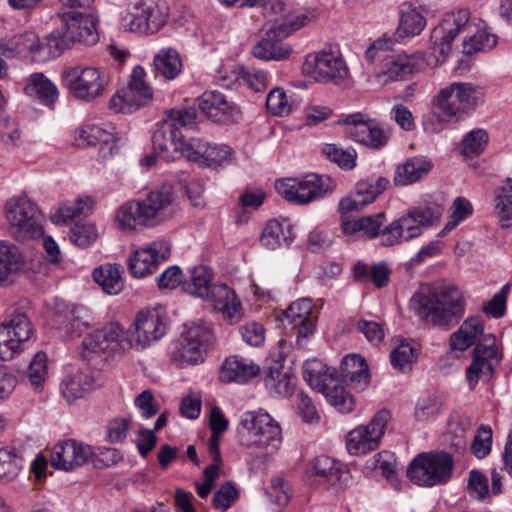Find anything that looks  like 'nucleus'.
Segmentation results:
<instances>
[{
    "label": "nucleus",
    "mask_w": 512,
    "mask_h": 512,
    "mask_svg": "<svg viewBox=\"0 0 512 512\" xmlns=\"http://www.w3.org/2000/svg\"><path fill=\"white\" fill-rule=\"evenodd\" d=\"M167 319L157 309L140 310L129 328L128 338L118 323H109L88 334L82 341V357L92 361L108 357L129 347L144 349L160 340L167 332Z\"/></svg>",
    "instance_id": "nucleus-1"
},
{
    "label": "nucleus",
    "mask_w": 512,
    "mask_h": 512,
    "mask_svg": "<svg viewBox=\"0 0 512 512\" xmlns=\"http://www.w3.org/2000/svg\"><path fill=\"white\" fill-rule=\"evenodd\" d=\"M389 185L385 177L369 178L357 182L355 190L339 202V211L346 213L360 211L383 193ZM385 220L383 212L376 215L361 217L350 220L342 217L341 229L346 235L359 234L366 238H375L380 234L381 227Z\"/></svg>",
    "instance_id": "nucleus-2"
},
{
    "label": "nucleus",
    "mask_w": 512,
    "mask_h": 512,
    "mask_svg": "<svg viewBox=\"0 0 512 512\" xmlns=\"http://www.w3.org/2000/svg\"><path fill=\"white\" fill-rule=\"evenodd\" d=\"M413 302L421 319L442 330L456 326L465 314V298L452 285L415 295Z\"/></svg>",
    "instance_id": "nucleus-3"
},
{
    "label": "nucleus",
    "mask_w": 512,
    "mask_h": 512,
    "mask_svg": "<svg viewBox=\"0 0 512 512\" xmlns=\"http://www.w3.org/2000/svg\"><path fill=\"white\" fill-rule=\"evenodd\" d=\"M174 191L169 185L153 190L142 200L128 201L115 214L118 227L124 231L154 227L163 220L164 211L173 203Z\"/></svg>",
    "instance_id": "nucleus-4"
},
{
    "label": "nucleus",
    "mask_w": 512,
    "mask_h": 512,
    "mask_svg": "<svg viewBox=\"0 0 512 512\" xmlns=\"http://www.w3.org/2000/svg\"><path fill=\"white\" fill-rule=\"evenodd\" d=\"M442 212V207L438 205L410 208L381 231L382 244L394 246L420 236L423 228L431 227L440 220Z\"/></svg>",
    "instance_id": "nucleus-5"
},
{
    "label": "nucleus",
    "mask_w": 512,
    "mask_h": 512,
    "mask_svg": "<svg viewBox=\"0 0 512 512\" xmlns=\"http://www.w3.org/2000/svg\"><path fill=\"white\" fill-rule=\"evenodd\" d=\"M240 443L246 447L265 449V455L276 452L282 443L279 423L263 410L245 412L238 427Z\"/></svg>",
    "instance_id": "nucleus-6"
},
{
    "label": "nucleus",
    "mask_w": 512,
    "mask_h": 512,
    "mask_svg": "<svg viewBox=\"0 0 512 512\" xmlns=\"http://www.w3.org/2000/svg\"><path fill=\"white\" fill-rule=\"evenodd\" d=\"M303 378L339 412L348 413L353 410L354 398L336 377L334 368L327 367L317 359L307 360L303 365Z\"/></svg>",
    "instance_id": "nucleus-7"
},
{
    "label": "nucleus",
    "mask_w": 512,
    "mask_h": 512,
    "mask_svg": "<svg viewBox=\"0 0 512 512\" xmlns=\"http://www.w3.org/2000/svg\"><path fill=\"white\" fill-rule=\"evenodd\" d=\"M482 89L468 82H453L440 89L434 107L448 122H458L476 109Z\"/></svg>",
    "instance_id": "nucleus-8"
},
{
    "label": "nucleus",
    "mask_w": 512,
    "mask_h": 512,
    "mask_svg": "<svg viewBox=\"0 0 512 512\" xmlns=\"http://www.w3.org/2000/svg\"><path fill=\"white\" fill-rule=\"evenodd\" d=\"M213 339L214 332L209 323L198 321L185 324L172 352V361L180 368L202 363Z\"/></svg>",
    "instance_id": "nucleus-9"
},
{
    "label": "nucleus",
    "mask_w": 512,
    "mask_h": 512,
    "mask_svg": "<svg viewBox=\"0 0 512 512\" xmlns=\"http://www.w3.org/2000/svg\"><path fill=\"white\" fill-rule=\"evenodd\" d=\"M5 214L15 240L24 242L43 235L44 217L27 196L11 198L6 203Z\"/></svg>",
    "instance_id": "nucleus-10"
},
{
    "label": "nucleus",
    "mask_w": 512,
    "mask_h": 512,
    "mask_svg": "<svg viewBox=\"0 0 512 512\" xmlns=\"http://www.w3.org/2000/svg\"><path fill=\"white\" fill-rule=\"evenodd\" d=\"M389 42V40H377L365 52V58L369 63L379 62L376 78L381 84L405 80L415 71L414 58L389 51Z\"/></svg>",
    "instance_id": "nucleus-11"
},
{
    "label": "nucleus",
    "mask_w": 512,
    "mask_h": 512,
    "mask_svg": "<svg viewBox=\"0 0 512 512\" xmlns=\"http://www.w3.org/2000/svg\"><path fill=\"white\" fill-rule=\"evenodd\" d=\"M453 464L452 457L446 452L420 453L409 464L407 477L423 487L442 485L451 478Z\"/></svg>",
    "instance_id": "nucleus-12"
},
{
    "label": "nucleus",
    "mask_w": 512,
    "mask_h": 512,
    "mask_svg": "<svg viewBox=\"0 0 512 512\" xmlns=\"http://www.w3.org/2000/svg\"><path fill=\"white\" fill-rule=\"evenodd\" d=\"M471 13L460 8L444 15L441 22L432 30L431 49L437 61H444L452 50V43L458 35L474 32Z\"/></svg>",
    "instance_id": "nucleus-13"
},
{
    "label": "nucleus",
    "mask_w": 512,
    "mask_h": 512,
    "mask_svg": "<svg viewBox=\"0 0 512 512\" xmlns=\"http://www.w3.org/2000/svg\"><path fill=\"white\" fill-rule=\"evenodd\" d=\"M278 193L288 202L305 205L333 190L332 180L327 175L310 173L301 178H285L275 185Z\"/></svg>",
    "instance_id": "nucleus-14"
},
{
    "label": "nucleus",
    "mask_w": 512,
    "mask_h": 512,
    "mask_svg": "<svg viewBox=\"0 0 512 512\" xmlns=\"http://www.w3.org/2000/svg\"><path fill=\"white\" fill-rule=\"evenodd\" d=\"M302 70L319 83L338 85L349 77V69L339 51L324 49L308 55Z\"/></svg>",
    "instance_id": "nucleus-15"
},
{
    "label": "nucleus",
    "mask_w": 512,
    "mask_h": 512,
    "mask_svg": "<svg viewBox=\"0 0 512 512\" xmlns=\"http://www.w3.org/2000/svg\"><path fill=\"white\" fill-rule=\"evenodd\" d=\"M152 99L153 89L146 81V72L143 67L136 66L128 85L117 91L110 100V106L117 112L132 113L150 104Z\"/></svg>",
    "instance_id": "nucleus-16"
},
{
    "label": "nucleus",
    "mask_w": 512,
    "mask_h": 512,
    "mask_svg": "<svg viewBox=\"0 0 512 512\" xmlns=\"http://www.w3.org/2000/svg\"><path fill=\"white\" fill-rule=\"evenodd\" d=\"M342 123L349 126L347 132L352 139L372 150L384 148L391 138V129L387 124L360 112L347 115Z\"/></svg>",
    "instance_id": "nucleus-17"
},
{
    "label": "nucleus",
    "mask_w": 512,
    "mask_h": 512,
    "mask_svg": "<svg viewBox=\"0 0 512 512\" xmlns=\"http://www.w3.org/2000/svg\"><path fill=\"white\" fill-rule=\"evenodd\" d=\"M65 81L75 98L88 102L102 96L107 86L105 73L96 67H73L65 72Z\"/></svg>",
    "instance_id": "nucleus-18"
},
{
    "label": "nucleus",
    "mask_w": 512,
    "mask_h": 512,
    "mask_svg": "<svg viewBox=\"0 0 512 512\" xmlns=\"http://www.w3.org/2000/svg\"><path fill=\"white\" fill-rule=\"evenodd\" d=\"M390 419L387 410L377 412L367 425L353 429L346 436V448L351 455H362L378 448Z\"/></svg>",
    "instance_id": "nucleus-19"
},
{
    "label": "nucleus",
    "mask_w": 512,
    "mask_h": 512,
    "mask_svg": "<svg viewBox=\"0 0 512 512\" xmlns=\"http://www.w3.org/2000/svg\"><path fill=\"white\" fill-rule=\"evenodd\" d=\"M499 361L496 339L489 334L474 348L473 361L466 371L470 388H474L480 380L488 381L493 374L494 364Z\"/></svg>",
    "instance_id": "nucleus-20"
},
{
    "label": "nucleus",
    "mask_w": 512,
    "mask_h": 512,
    "mask_svg": "<svg viewBox=\"0 0 512 512\" xmlns=\"http://www.w3.org/2000/svg\"><path fill=\"white\" fill-rule=\"evenodd\" d=\"M32 334L31 323L26 315L16 314L8 323L0 325V359H13L22 351V345Z\"/></svg>",
    "instance_id": "nucleus-21"
},
{
    "label": "nucleus",
    "mask_w": 512,
    "mask_h": 512,
    "mask_svg": "<svg viewBox=\"0 0 512 512\" xmlns=\"http://www.w3.org/2000/svg\"><path fill=\"white\" fill-rule=\"evenodd\" d=\"M154 150L165 161L187 158L190 139L186 140L181 130H177L164 119L152 136Z\"/></svg>",
    "instance_id": "nucleus-22"
},
{
    "label": "nucleus",
    "mask_w": 512,
    "mask_h": 512,
    "mask_svg": "<svg viewBox=\"0 0 512 512\" xmlns=\"http://www.w3.org/2000/svg\"><path fill=\"white\" fill-rule=\"evenodd\" d=\"M58 17L72 38V42L84 45H93L98 42L97 32L98 16L92 12L84 13L77 10H63Z\"/></svg>",
    "instance_id": "nucleus-23"
},
{
    "label": "nucleus",
    "mask_w": 512,
    "mask_h": 512,
    "mask_svg": "<svg viewBox=\"0 0 512 512\" xmlns=\"http://www.w3.org/2000/svg\"><path fill=\"white\" fill-rule=\"evenodd\" d=\"M93 455L91 446L74 439H67L53 446L50 462L55 469L72 471L87 463Z\"/></svg>",
    "instance_id": "nucleus-24"
},
{
    "label": "nucleus",
    "mask_w": 512,
    "mask_h": 512,
    "mask_svg": "<svg viewBox=\"0 0 512 512\" xmlns=\"http://www.w3.org/2000/svg\"><path fill=\"white\" fill-rule=\"evenodd\" d=\"M307 473L314 483L327 489H342L349 479L344 465L325 455L314 458Z\"/></svg>",
    "instance_id": "nucleus-25"
},
{
    "label": "nucleus",
    "mask_w": 512,
    "mask_h": 512,
    "mask_svg": "<svg viewBox=\"0 0 512 512\" xmlns=\"http://www.w3.org/2000/svg\"><path fill=\"white\" fill-rule=\"evenodd\" d=\"M284 320L297 333V345L305 347V340L315 331L316 316L311 300L303 298L293 302L283 313Z\"/></svg>",
    "instance_id": "nucleus-26"
},
{
    "label": "nucleus",
    "mask_w": 512,
    "mask_h": 512,
    "mask_svg": "<svg viewBox=\"0 0 512 512\" xmlns=\"http://www.w3.org/2000/svg\"><path fill=\"white\" fill-rule=\"evenodd\" d=\"M187 159L200 165L217 167L232 163L235 156L233 149L228 145H211L201 139L191 138Z\"/></svg>",
    "instance_id": "nucleus-27"
},
{
    "label": "nucleus",
    "mask_w": 512,
    "mask_h": 512,
    "mask_svg": "<svg viewBox=\"0 0 512 512\" xmlns=\"http://www.w3.org/2000/svg\"><path fill=\"white\" fill-rule=\"evenodd\" d=\"M169 256L170 245L164 240L154 241L130 257L129 269L134 277L142 278L153 273Z\"/></svg>",
    "instance_id": "nucleus-28"
},
{
    "label": "nucleus",
    "mask_w": 512,
    "mask_h": 512,
    "mask_svg": "<svg viewBox=\"0 0 512 512\" xmlns=\"http://www.w3.org/2000/svg\"><path fill=\"white\" fill-rule=\"evenodd\" d=\"M199 109L213 122H236L240 117L239 107L227 101L224 94L206 91L197 99Z\"/></svg>",
    "instance_id": "nucleus-29"
},
{
    "label": "nucleus",
    "mask_w": 512,
    "mask_h": 512,
    "mask_svg": "<svg viewBox=\"0 0 512 512\" xmlns=\"http://www.w3.org/2000/svg\"><path fill=\"white\" fill-rule=\"evenodd\" d=\"M166 14L154 3L141 2L129 17L128 29L132 32L153 34L166 23Z\"/></svg>",
    "instance_id": "nucleus-30"
},
{
    "label": "nucleus",
    "mask_w": 512,
    "mask_h": 512,
    "mask_svg": "<svg viewBox=\"0 0 512 512\" xmlns=\"http://www.w3.org/2000/svg\"><path fill=\"white\" fill-rule=\"evenodd\" d=\"M207 298L212 301L214 309L219 311L230 324L240 321L242 317L241 301L234 290L226 284H214Z\"/></svg>",
    "instance_id": "nucleus-31"
},
{
    "label": "nucleus",
    "mask_w": 512,
    "mask_h": 512,
    "mask_svg": "<svg viewBox=\"0 0 512 512\" xmlns=\"http://www.w3.org/2000/svg\"><path fill=\"white\" fill-rule=\"evenodd\" d=\"M485 336L481 317L470 316L450 335L449 347L452 351L462 353L473 345L477 346Z\"/></svg>",
    "instance_id": "nucleus-32"
},
{
    "label": "nucleus",
    "mask_w": 512,
    "mask_h": 512,
    "mask_svg": "<svg viewBox=\"0 0 512 512\" xmlns=\"http://www.w3.org/2000/svg\"><path fill=\"white\" fill-rule=\"evenodd\" d=\"M114 127L102 125H87L79 132V139L89 146H99V153L103 159L112 156L118 150Z\"/></svg>",
    "instance_id": "nucleus-33"
},
{
    "label": "nucleus",
    "mask_w": 512,
    "mask_h": 512,
    "mask_svg": "<svg viewBox=\"0 0 512 512\" xmlns=\"http://www.w3.org/2000/svg\"><path fill=\"white\" fill-rule=\"evenodd\" d=\"M99 385L90 371L77 370L62 380L61 393L68 403H73L84 398Z\"/></svg>",
    "instance_id": "nucleus-34"
},
{
    "label": "nucleus",
    "mask_w": 512,
    "mask_h": 512,
    "mask_svg": "<svg viewBox=\"0 0 512 512\" xmlns=\"http://www.w3.org/2000/svg\"><path fill=\"white\" fill-rule=\"evenodd\" d=\"M259 372L260 367L252 360L239 355H233L224 361L220 372V379L225 383H246L256 377Z\"/></svg>",
    "instance_id": "nucleus-35"
},
{
    "label": "nucleus",
    "mask_w": 512,
    "mask_h": 512,
    "mask_svg": "<svg viewBox=\"0 0 512 512\" xmlns=\"http://www.w3.org/2000/svg\"><path fill=\"white\" fill-rule=\"evenodd\" d=\"M24 262V256L15 244L0 241V286L11 284L23 269Z\"/></svg>",
    "instance_id": "nucleus-36"
},
{
    "label": "nucleus",
    "mask_w": 512,
    "mask_h": 512,
    "mask_svg": "<svg viewBox=\"0 0 512 512\" xmlns=\"http://www.w3.org/2000/svg\"><path fill=\"white\" fill-rule=\"evenodd\" d=\"M431 160L422 157L408 158L396 167L393 182L396 186H407L424 178L432 169Z\"/></svg>",
    "instance_id": "nucleus-37"
},
{
    "label": "nucleus",
    "mask_w": 512,
    "mask_h": 512,
    "mask_svg": "<svg viewBox=\"0 0 512 512\" xmlns=\"http://www.w3.org/2000/svg\"><path fill=\"white\" fill-rule=\"evenodd\" d=\"M400 23L397 28L399 37H413L419 35L426 26V19L422 7H415L411 3L400 6Z\"/></svg>",
    "instance_id": "nucleus-38"
},
{
    "label": "nucleus",
    "mask_w": 512,
    "mask_h": 512,
    "mask_svg": "<svg viewBox=\"0 0 512 512\" xmlns=\"http://www.w3.org/2000/svg\"><path fill=\"white\" fill-rule=\"evenodd\" d=\"M294 238L292 228L287 220H270L265 225L260 242L268 249L274 250L281 246H288Z\"/></svg>",
    "instance_id": "nucleus-39"
},
{
    "label": "nucleus",
    "mask_w": 512,
    "mask_h": 512,
    "mask_svg": "<svg viewBox=\"0 0 512 512\" xmlns=\"http://www.w3.org/2000/svg\"><path fill=\"white\" fill-rule=\"evenodd\" d=\"M25 92L50 108L53 107L59 95L56 85L42 73H34L29 77Z\"/></svg>",
    "instance_id": "nucleus-40"
},
{
    "label": "nucleus",
    "mask_w": 512,
    "mask_h": 512,
    "mask_svg": "<svg viewBox=\"0 0 512 512\" xmlns=\"http://www.w3.org/2000/svg\"><path fill=\"white\" fill-rule=\"evenodd\" d=\"M73 44L72 38L64 25H62V28L53 30L45 38L44 42H40L38 40L37 53L42 59H51L59 56L64 50L69 49Z\"/></svg>",
    "instance_id": "nucleus-41"
},
{
    "label": "nucleus",
    "mask_w": 512,
    "mask_h": 512,
    "mask_svg": "<svg viewBox=\"0 0 512 512\" xmlns=\"http://www.w3.org/2000/svg\"><path fill=\"white\" fill-rule=\"evenodd\" d=\"M277 38L272 32L260 40L252 49L253 55L261 60H284L287 59L292 50L289 45L273 38Z\"/></svg>",
    "instance_id": "nucleus-42"
},
{
    "label": "nucleus",
    "mask_w": 512,
    "mask_h": 512,
    "mask_svg": "<svg viewBox=\"0 0 512 512\" xmlns=\"http://www.w3.org/2000/svg\"><path fill=\"white\" fill-rule=\"evenodd\" d=\"M155 71L168 80L175 79L182 70V60L174 48H163L154 56Z\"/></svg>",
    "instance_id": "nucleus-43"
},
{
    "label": "nucleus",
    "mask_w": 512,
    "mask_h": 512,
    "mask_svg": "<svg viewBox=\"0 0 512 512\" xmlns=\"http://www.w3.org/2000/svg\"><path fill=\"white\" fill-rule=\"evenodd\" d=\"M93 278L108 294L116 295L123 290L122 267L119 264H106L96 268Z\"/></svg>",
    "instance_id": "nucleus-44"
},
{
    "label": "nucleus",
    "mask_w": 512,
    "mask_h": 512,
    "mask_svg": "<svg viewBox=\"0 0 512 512\" xmlns=\"http://www.w3.org/2000/svg\"><path fill=\"white\" fill-rule=\"evenodd\" d=\"M342 375L357 388L364 389L369 382V370L366 360L356 354L346 356L342 361Z\"/></svg>",
    "instance_id": "nucleus-45"
},
{
    "label": "nucleus",
    "mask_w": 512,
    "mask_h": 512,
    "mask_svg": "<svg viewBox=\"0 0 512 512\" xmlns=\"http://www.w3.org/2000/svg\"><path fill=\"white\" fill-rule=\"evenodd\" d=\"M213 271L205 265L193 267L190 271V277L184 283V289L191 295L204 298L209 296L213 285Z\"/></svg>",
    "instance_id": "nucleus-46"
},
{
    "label": "nucleus",
    "mask_w": 512,
    "mask_h": 512,
    "mask_svg": "<svg viewBox=\"0 0 512 512\" xmlns=\"http://www.w3.org/2000/svg\"><path fill=\"white\" fill-rule=\"evenodd\" d=\"M164 120L177 130H194L198 125V113L193 106L176 107L165 111Z\"/></svg>",
    "instance_id": "nucleus-47"
},
{
    "label": "nucleus",
    "mask_w": 512,
    "mask_h": 512,
    "mask_svg": "<svg viewBox=\"0 0 512 512\" xmlns=\"http://www.w3.org/2000/svg\"><path fill=\"white\" fill-rule=\"evenodd\" d=\"M265 386L280 397H287L294 392L295 379L282 367L270 368L265 377Z\"/></svg>",
    "instance_id": "nucleus-48"
},
{
    "label": "nucleus",
    "mask_w": 512,
    "mask_h": 512,
    "mask_svg": "<svg viewBox=\"0 0 512 512\" xmlns=\"http://www.w3.org/2000/svg\"><path fill=\"white\" fill-rule=\"evenodd\" d=\"M37 43L38 37L32 32H26L24 34L14 35L5 41H2L0 49L8 57L24 52L37 53Z\"/></svg>",
    "instance_id": "nucleus-49"
},
{
    "label": "nucleus",
    "mask_w": 512,
    "mask_h": 512,
    "mask_svg": "<svg viewBox=\"0 0 512 512\" xmlns=\"http://www.w3.org/2000/svg\"><path fill=\"white\" fill-rule=\"evenodd\" d=\"M450 219L439 232L440 237L446 236L455 229L461 222L468 219L473 214V206L471 202L462 196L456 197L450 208Z\"/></svg>",
    "instance_id": "nucleus-50"
},
{
    "label": "nucleus",
    "mask_w": 512,
    "mask_h": 512,
    "mask_svg": "<svg viewBox=\"0 0 512 512\" xmlns=\"http://www.w3.org/2000/svg\"><path fill=\"white\" fill-rule=\"evenodd\" d=\"M494 209L501 221L512 219V179L506 178L504 183L494 192Z\"/></svg>",
    "instance_id": "nucleus-51"
},
{
    "label": "nucleus",
    "mask_w": 512,
    "mask_h": 512,
    "mask_svg": "<svg viewBox=\"0 0 512 512\" xmlns=\"http://www.w3.org/2000/svg\"><path fill=\"white\" fill-rule=\"evenodd\" d=\"M489 134L483 128H476L466 133L461 141V152L465 157L480 155L486 148Z\"/></svg>",
    "instance_id": "nucleus-52"
},
{
    "label": "nucleus",
    "mask_w": 512,
    "mask_h": 512,
    "mask_svg": "<svg viewBox=\"0 0 512 512\" xmlns=\"http://www.w3.org/2000/svg\"><path fill=\"white\" fill-rule=\"evenodd\" d=\"M21 469V459L14 447L0 448V481H11Z\"/></svg>",
    "instance_id": "nucleus-53"
},
{
    "label": "nucleus",
    "mask_w": 512,
    "mask_h": 512,
    "mask_svg": "<svg viewBox=\"0 0 512 512\" xmlns=\"http://www.w3.org/2000/svg\"><path fill=\"white\" fill-rule=\"evenodd\" d=\"M91 199L87 197L77 199L73 205L61 206L55 213L51 214V221L55 224L66 223L69 220L79 217L81 215H87L91 210Z\"/></svg>",
    "instance_id": "nucleus-54"
},
{
    "label": "nucleus",
    "mask_w": 512,
    "mask_h": 512,
    "mask_svg": "<svg viewBox=\"0 0 512 512\" xmlns=\"http://www.w3.org/2000/svg\"><path fill=\"white\" fill-rule=\"evenodd\" d=\"M251 5H259L263 9L264 16L271 23L269 32L274 35L278 30V24L283 19L287 12V6L285 0H257Z\"/></svg>",
    "instance_id": "nucleus-55"
},
{
    "label": "nucleus",
    "mask_w": 512,
    "mask_h": 512,
    "mask_svg": "<svg viewBox=\"0 0 512 512\" xmlns=\"http://www.w3.org/2000/svg\"><path fill=\"white\" fill-rule=\"evenodd\" d=\"M322 151L327 159L344 170H351L356 166L357 153L354 149H343L335 144H326Z\"/></svg>",
    "instance_id": "nucleus-56"
},
{
    "label": "nucleus",
    "mask_w": 512,
    "mask_h": 512,
    "mask_svg": "<svg viewBox=\"0 0 512 512\" xmlns=\"http://www.w3.org/2000/svg\"><path fill=\"white\" fill-rule=\"evenodd\" d=\"M266 108L272 115L283 117L290 114L293 109V102L282 88L277 87L268 93Z\"/></svg>",
    "instance_id": "nucleus-57"
},
{
    "label": "nucleus",
    "mask_w": 512,
    "mask_h": 512,
    "mask_svg": "<svg viewBox=\"0 0 512 512\" xmlns=\"http://www.w3.org/2000/svg\"><path fill=\"white\" fill-rule=\"evenodd\" d=\"M416 358L415 348L406 341H401L390 353L392 366L400 371L411 369V365L416 361Z\"/></svg>",
    "instance_id": "nucleus-58"
},
{
    "label": "nucleus",
    "mask_w": 512,
    "mask_h": 512,
    "mask_svg": "<svg viewBox=\"0 0 512 512\" xmlns=\"http://www.w3.org/2000/svg\"><path fill=\"white\" fill-rule=\"evenodd\" d=\"M496 43L497 38L494 34H490L485 30H477L471 37L464 39L462 52L470 55L480 50L491 49Z\"/></svg>",
    "instance_id": "nucleus-59"
},
{
    "label": "nucleus",
    "mask_w": 512,
    "mask_h": 512,
    "mask_svg": "<svg viewBox=\"0 0 512 512\" xmlns=\"http://www.w3.org/2000/svg\"><path fill=\"white\" fill-rule=\"evenodd\" d=\"M71 319L67 325V332L80 335L93 325V317L89 309L82 305H75L70 310Z\"/></svg>",
    "instance_id": "nucleus-60"
},
{
    "label": "nucleus",
    "mask_w": 512,
    "mask_h": 512,
    "mask_svg": "<svg viewBox=\"0 0 512 512\" xmlns=\"http://www.w3.org/2000/svg\"><path fill=\"white\" fill-rule=\"evenodd\" d=\"M46 360V354L37 353L30 362L27 377L35 390H40L44 385L47 375Z\"/></svg>",
    "instance_id": "nucleus-61"
},
{
    "label": "nucleus",
    "mask_w": 512,
    "mask_h": 512,
    "mask_svg": "<svg viewBox=\"0 0 512 512\" xmlns=\"http://www.w3.org/2000/svg\"><path fill=\"white\" fill-rule=\"evenodd\" d=\"M442 403L437 396L427 395L418 399L414 417L417 421H426L441 411Z\"/></svg>",
    "instance_id": "nucleus-62"
},
{
    "label": "nucleus",
    "mask_w": 512,
    "mask_h": 512,
    "mask_svg": "<svg viewBox=\"0 0 512 512\" xmlns=\"http://www.w3.org/2000/svg\"><path fill=\"white\" fill-rule=\"evenodd\" d=\"M492 430L489 427L481 426L470 445L472 454L477 458L486 457L491 450Z\"/></svg>",
    "instance_id": "nucleus-63"
},
{
    "label": "nucleus",
    "mask_w": 512,
    "mask_h": 512,
    "mask_svg": "<svg viewBox=\"0 0 512 512\" xmlns=\"http://www.w3.org/2000/svg\"><path fill=\"white\" fill-rule=\"evenodd\" d=\"M97 238L95 226L88 223H75L71 229L70 239L79 247H87Z\"/></svg>",
    "instance_id": "nucleus-64"
}]
</instances>
